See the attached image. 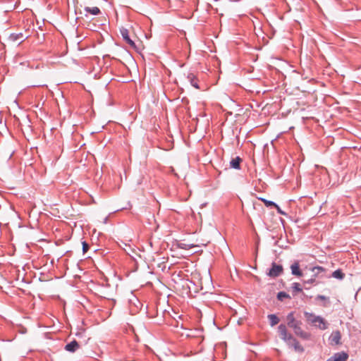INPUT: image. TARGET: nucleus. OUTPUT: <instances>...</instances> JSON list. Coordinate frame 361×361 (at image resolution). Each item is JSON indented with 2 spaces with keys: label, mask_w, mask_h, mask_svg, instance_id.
Returning <instances> with one entry per match:
<instances>
[{
  "label": "nucleus",
  "mask_w": 361,
  "mask_h": 361,
  "mask_svg": "<svg viewBox=\"0 0 361 361\" xmlns=\"http://www.w3.org/2000/svg\"><path fill=\"white\" fill-rule=\"evenodd\" d=\"M305 317L308 324L321 330H325L328 328V322L320 316L315 315L310 312H305Z\"/></svg>",
  "instance_id": "f257e3e1"
},
{
  "label": "nucleus",
  "mask_w": 361,
  "mask_h": 361,
  "mask_svg": "<svg viewBox=\"0 0 361 361\" xmlns=\"http://www.w3.org/2000/svg\"><path fill=\"white\" fill-rule=\"evenodd\" d=\"M287 324L289 327L293 329L294 332L297 336L304 339L309 338L310 334L302 330L300 327L301 322L295 320V319L294 318L293 313L291 312L288 314Z\"/></svg>",
  "instance_id": "f03ea898"
},
{
  "label": "nucleus",
  "mask_w": 361,
  "mask_h": 361,
  "mask_svg": "<svg viewBox=\"0 0 361 361\" xmlns=\"http://www.w3.org/2000/svg\"><path fill=\"white\" fill-rule=\"evenodd\" d=\"M192 279L194 283H197L200 284L201 290H203V284L205 285L206 288H210L212 286V277L210 274L207 272H205L203 276H201L200 274H194L192 275Z\"/></svg>",
  "instance_id": "7ed1b4c3"
},
{
  "label": "nucleus",
  "mask_w": 361,
  "mask_h": 361,
  "mask_svg": "<svg viewBox=\"0 0 361 361\" xmlns=\"http://www.w3.org/2000/svg\"><path fill=\"white\" fill-rule=\"evenodd\" d=\"M283 272V267L280 264H277L275 262H273L271 264V268L269 269L268 272V275L270 277H277L281 275Z\"/></svg>",
  "instance_id": "20e7f679"
},
{
  "label": "nucleus",
  "mask_w": 361,
  "mask_h": 361,
  "mask_svg": "<svg viewBox=\"0 0 361 361\" xmlns=\"http://www.w3.org/2000/svg\"><path fill=\"white\" fill-rule=\"evenodd\" d=\"M341 334L339 331H333L329 337L331 345L341 344Z\"/></svg>",
  "instance_id": "39448f33"
},
{
  "label": "nucleus",
  "mask_w": 361,
  "mask_h": 361,
  "mask_svg": "<svg viewBox=\"0 0 361 361\" xmlns=\"http://www.w3.org/2000/svg\"><path fill=\"white\" fill-rule=\"evenodd\" d=\"M27 37L23 35V33H18V34H11L9 36V39L11 41H13L14 42H17L18 44H20L22 42H23Z\"/></svg>",
  "instance_id": "423d86ee"
},
{
  "label": "nucleus",
  "mask_w": 361,
  "mask_h": 361,
  "mask_svg": "<svg viewBox=\"0 0 361 361\" xmlns=\"http://www.w3.org/2000/svg\"><path fill=\"white\" fill-rule=\"evenodd\" d=\"M121 35L123 39L133 48L135 47V42L130 38L128 35V31L126 29H123L121 31Z\"/></svg>",
  "instance_id": "0eeeda50"
},
{
  "label": "nucleus",
  "mask_w": 361,
  "mask_h": 361,
  "mask_svg": "<svg viewBox=\"0 0 361 361\" xmlns=\"http://www.w3.org/2000/svg\"><path fill=\"white\" fill-rule=\"evenodd\" d=\"M278 329L281 338L285 341H287V339L288 338V336H291L290 334H288L286 327L283 324L279 325Z\"/></svg>",
  "instance_id": "6e6552de"
},
{
  "label": "nucleus",
  "mask_w": 361,
  "mask_h": 361,
  "mask_svg": "<svg viewBox=\"0 0 361 361\" xmlns=\"http://www.w3.org/2000/svg\"><path fill=\"white\" fill-rule=\"evenodd\" d=\"M79 348V344L76 341H73L65 346V350L71 353L76 351Z\"/></svg>",
  "instance_id": "1a4fd4ad"
},
{
  "label": "nucleus",
  "mask_w": 361,
  "mask_h": 361,
  "mask_svg": "<svg viewBox=\"0 0 361 361\" xmlns=\"http://www.w3.org/2000/svg\"><path fill=\"white\" fill-rule=\"evenodd\" d=\"M290 269H291L292 274H293L295 276H302V271L300 269V266H299L298 262H294L290 266Z\"/></svg>",
  "instance_id": "9d476101"
},
{
  "label": "nucleus",
  "mask_w": 361,
  "mask_h": 361,
  "mask_svg": "<svg viewBox=\"0 0 361 361\" xmlns=\"http://www.w3.org/2000/svg\"><path fill=\"white\" fill-rule=\"evenodd\" d=\"M290 341H293V347L296 352L302 353L304 349L301 345H300L299 342L294 338L292 336H289Z\"/></svg>",
  "instance_id": "9b49d317"
},
{
  "label": "nucleus",
  "mask_w": 361,
  "mask_h": 361,
  "mask_svg": "<svg viewBox=\"0 0 361 361\" xmlns=\"http://www.w3.org/2000/svg\"><path fill=\"white\" fill-rule=\"evenodd\" d=\"M241 161H242V159L239 157H237L233 159L230 161V166H231V167H232L233 169H239L240 164Z\"/></svg>",
  "instance_id": "f8f14e48"
},
{
  "label": "nucleus",
  "mask_w": 361,
  "mask_h": 361,
  "mask_svg": "<svg viewBox=\"0 0 361 361\" xmlns=\"http://www.w3.org/2000/svg\"><path fill=\"white\" fill-rule=\"evenodd\" d=\"M311 271L312 273V276L315 278L320 273L324 272V269L322 267H314L312 268Z\"/></svg>",
  "instance_id": "ddd939ff"
},
{
  "label": "nucleus",
  "mask_w": 361,
  "mask_h": 361,
  "mask_svg": "<svg viewBox=\"0 0 361 361\" xmlns=\"http://www.w3.org/2000/svg\"><path fill=\"white\" fill-rule=\"evenodd\" d=\"M85 11L92 15H98L100 13V10L98 7H85Z\"/></svg>",
  "instance_id": "4468645a"
},
{
  "label": "nucleus",
  "mask_w": 361,
  "mask_h": 361,
  "mask_svg": "<svg viewBox=\"0 0 361 361\" xmlns=\"http://www.w3.org/2000/svg\"><path fill=\"white\" fill-rule=\"evenodd\" d=\"M268 318L270 321V324H271V326L276 325L279 322V318L275 314H269L268 316Z\"/></svg>",
  "instance_id": "2eb2a0df"
},
{
  "label": "nucleus",
  "mask_w": 361,
  "mask_h": 361,
  "mask_svg": "<svg viewBox=\"0 0 361 361\" xmlns=\"http://www.w3.org/2000/svg\"><path fill=\"white\" fill-rule=\"evenodd\" d=\"M344 276V274L340 269L334 271L332 274L333 277L338 279H343Z\"/></svg>",
  "instance_id": "dca6fc26"
},
{
  "label": "nucleus",
  "mask_w": 361,
  "mask_h": 361,
  "mask_svg": "<svg viewBox=\"0 0 361 361\" xmlns=\"http://www.w3.org/2000/svg\"><path fill=\"white\" fill-rule=\"evenodd\" d=\"M258 199L259 200H261L262 202H263L267 207H271V206L275 207V205L276 204L274 202L267 200L262 197H258Z\"/></svg>",
  "instance_id": "f3484780"
},
{
  "label": "nucleus",
  "mask_w": 361,
  "mask_h": 361,
  "mask_svg": "<svg viewBox=\"0 0 361 361\" xmlns=\"http://www.w3.org/2000/svg\"><path fill=\"white\" fill-rule=\"evenodd\" d=\"M288 295L286 294L285 292H279L277 295V298L279 300H283L284 298H288Z\"/></svg>",
  "instance_id": "a211bd4d"
},
{
  "label": "nucleus",
  "mask_w": 361,
  "mask_h": 361,
  "mask_svg": "<svg viewBox=\"0 0 361 361\" xmlns=\"http://www.w3.org/2000/svg\"><path fill=\"white\" fill-rule=\"evenodd\" d=\"M89 249V245L86 242H82V250L85 253Z\"/></svg>",
  "instance_id": "6ab92c4d"
},
{
  "label": "nucleus",
  "mask_w": 361,
  "mask_h": 361,
  "mask_svg": "<svg viewBox=\"0 0 361 361\" xmlns=\"http://www.w3.org/2000/svg\"><path fill=\"white\" fill-rule=\"evenodd\" d=\"M293 288H294V289H295V290H297V291H299V292L302 291V289H301V288H300V284H299V283H295L293 284Z\"/></svg>",
  "instance_id": "aec40b11"
},
{
  "label": "nucleus",
  "mask_w": 361,
  "mask_h": 361,
  "mask_svg": "<svg viewBox=\"0 0 361 361\" xmlns=\"http://www.w3.org/2000/svg\"><path fill=\"white\" fill-rule=\"evenodd\" d=\"M317 300L327 301L329 299L324 295H319L317 296Z\"/></svg>",
  "instance_id": "412c9836"
},
{
  "label": "nucleus",
  "mask_w": 361,
  "mask_h": 361,
  "mask_svg": "<svg viewBox=\"0 0 361 361\" xmlns=\"http://www.w3.org/2000/svg\"><path fill=\"white\" fill-rule=\"evenodd\" d=\"M274 207L277 209L278 213L282 215H286V213L283 212L277 204H276Z\"/></svg>",
  "instance_id": "4be33fe9"
},
{
  "label": "nucleus",
  "mask_w": 361,
  "mask_h": 361,
  "mask_svg": "<svg viewBox=\"0 0 361 361\" xmlns=\"http://www.w3.org/2000/svg\"><path fill=\"white\" fill-rule=\"evenodd\" d=\"M286 342L290 347H293V341H290L289 338L286 341Z\"/></svg>",
  "instance_id": "5701e85b"
},
{
  "label": "nucleus",
  "mask_w": 361,
  "mask_h": 361,
  "mask_svg": "<svg viewBox=\"0 0 361 361\" xmlns=\"http://www.w3.org/2000/svg\"><path fill=\"white\" fill-rule=\"evenodd\" d=\"M314 280L315 279H314V278H312L311 279L308 280L307 282L312 283L314 281Z\"/></svg>",
  "instance_id": "b1692460"
},
{
  "label": "nucleus",
  "mask_w": 361,
  "mask_h": 361,
  "mask_svg": "<svg viewBox=\"0 0 361 361\" xmlns=\"http://www.w3.org/2000/svg\"><path fill=\"white\" fill-rule=\"evenodd\" d=\"M193 86H195L196 88H199L197 85H196V84H193Z\"/></svg>",
  "instance_id": "393cba45"
},
{
  "label": "nucleus",
  "mask_w": 361,
  "mask_h": 361,
  "mask_svg": "<svg viewBox=\"0 0 361 361\" xmlns=\"http://www.w3.org/2000/svg\"><path fill=\"white\" fill-rule=\"evenodd\" d=\"M12 156V153H11L9 155H8V158H11Z\"/></svg>",
  "instance_id": "a878e982"
}]
</instances>
